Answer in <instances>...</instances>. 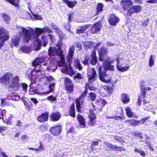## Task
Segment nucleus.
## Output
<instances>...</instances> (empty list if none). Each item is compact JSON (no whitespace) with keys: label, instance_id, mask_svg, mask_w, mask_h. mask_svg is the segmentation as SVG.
Returning <instances> with one entry per match:
<instances>
[{"label":"nucleus","instance_id":"30","mask_svg":"<svg viewBox=\"0 0 157 157\" xmlns=\"http://www.w3.org/2000/svg\"><path fill=\"white\" fill-rule=\"evenodd\" d=\"M69 114L72 117H74L75 116V108L74 104H72L70 108V111L69 112Z\"/></svg>","mask_w":157,"mask_h":157},{"label":"nucleus","instance_id":"6","mask_svg":"<svg viewBox=\"0 0 157 157\" xmlns=\"http://www.w3.org/2000/svg\"><path fill=\"white\" fill-rule=\"evenodd\" d=\"M117 61V67L118 71L123 72L127 71L129 68V66L122 67V65L125 62V60L122 58L117 57L116 59Z\"/></svg>","mask_w":157,"mask_h":157},{"label":"nucleus","instance_id":"4","mask_svg":"<svg viewBox=\"0 0 157 157\" xmlns=\"http://www.w3.org/2000/svg\"><path fill=\"white\" fill-rule=\"evenodd\" d=\"M49 56L52 59L56 61V57H58L60 59L58 64L60 67L63 66L65 63L64 56L63 54V51L61 49H58L55 47H51L48 49Z\"/></svg>","mask_w":157,"mask_h":157},{"label":"nucleus","instance_id":"32","mask_svg":"<svg viewBox=\"0 0 157 157\" xmlns=\"http://www.w3.org/2000/svg\"><path fill=\"white\" fill-rule=\"evenodd\" d=\"M20 50L22 52L25 53H28L31 50V48L27 46H22Z\"/></svg>","mask_w":157,"mask_h":157},{"label":"nucleus","instance_id":"38","mask_svg":"<svg viewBox=\"0 0 157 157\" xmlns=\"http://www.w3.org/2000/svg\"><path fill=\"white\" fill-rule=\"evenodd\" d=\"M103 4L101 3H100L98 4L97 9L98 13L103 11Z\"/></svg>","mask_w":157,"mask_h":157},{"label":"nucleus","instance_id":"31","mask_svg":"<svg viewBox=\"0 0 157 157\" xmlns=\"http://www.w3.org/2000/svg\"><path fill=\"white\" fill-rule=\"evenodd\" d=\"M127 124L133 126H137V120H131L129 121H126L124 122Z\"/></svg>","mask_w":157,"mask_h":157},{"label":"nucleus","instance_id":"22","mask_svg":"<svg viewBox=\"0 0 157 157\" xmlns=\"http://www.w3.org/2000/svg\"><path fill=\"white\" fill-rule=\"evenodd\" d=\"M108 52V50L106 48H102L99 51V59L100 61H103L104 59L102 56L106 54Z\"/></svg>","mask_w":157,"mask_h":157},{"label":"nucleus","instance_id":"45","mask_svg":"<svg viewBox=\"0 0 157 157\" xmlns=\"http://www.w3.org/2000/svg\"><path fill=\"white\" fill-rule=\"evenodd\" d=\"M154 59L153 57V55L151 56L149 61V66L150 67H152L154 65Z\"/></svg>","mask_w":157,"mask_h":157},{"label":"nucleus","instance_id":"55","mask_svg":"<svg viewBox=\"0 0 157 157\" xmlns=\"http://www.w3.org/2000/svg\"><path fill=\"white\" fill-rule=\"evenodd\" d=\"M16 125L18 127H20L22 126V123L21 121L18 120L16 122Z\"/></svg>","mask_w":157,"mask_h":157},{"label":"nucleus","instance_id":"62","mask_svg":"<svg viewBox=\"0 0 157 157\" xmlns=\"http://www.w3.org/2000/svg\"><path fill=\"white\" fill-rule=\"evenodd\" d=\"M48 99L52 101H55L56 100V98L53 96H50L48 98Z\"/></svg>","mask_w":157,"mask_h":157},{"label":"nucleus","instance_id":"59","mask_svg":"<svg viewBox=\"0 0 157 157\" xmlns=\"http://www.w3.org/2000/svg\"><path fill=\"white\" fill-rule=\"evenodd\" d=\"M141 97L138 96L137 104L139 106L140 105L141 102Z\"/></svg>","mask_w":157,"mask_h":157},{"label":"nucleus","instance_id":"26","mask_svg":"<svg viewBox=\"0 0 157 157\" xmlns=\"http://www.w3.org/2000/svg\"><path fill=\"white\" fill-rule=\"evenodd\" d=\"M77 118L78 120L80 126L81 128H84L86 126V124L84 121V117L81 115L78 114Z\"/></svg>","mask_w":157,"mask_h":157},{"label":"nucleus","instance_id":"9","mask_svg":"<svg viewBox=\"0 0 157 157\" xmlns=\"http://www.w3.org/2000/svg\"><path fill=\"white\" fill-rule=\"evenodd\" d=\"M19 27H21V26L20 27H18L17 28V30L19 31V34H20V35H19L17 36H15L13 37L12 39L11 40V42L12 44L15 46H17L19 44V42L20 41V40L21 39V35L22 34L21 31L22 30H18V28ZM23 33V32H22ZM23 35V39L25 40V41H26L24 38V35ZM28 41L27 42H28Z\"/></svg>","mask_w":157,"mask_h":157},{"label":"nucleus","instance_id":"52","mask_svg":"<svg viewBox=\"0 0 157 157\" xmlns=\"http://www.w3.org/2000/svg\"><path fill=\"white\" fill-rule=\"evenodd\" d=\"M85 44L89 48H91L93 45V43L92 41H86L85 42Z\"/></svg>","mask_w":157,"mask_h":157},{"label":"nucleus","instance_id":"42","mask_svg":"<svg viewBox=\"0 0 157 157\" xmlns=\"http://www.w3.org/2000/svg\"><path fill=\"white\" fill-rule=\"evenodd\" d=\"M42 40L43 41V46L45 47L48 43V38L47 36H43L42 37Z\"/></svg>","mask_w":157,"mask_h":157},{"label":"nucleus","instance_id":"51","mask_svg":"<svg viewBox=\"0 0 157 157\" xmlns=\"http://www.w3.org/2000/svg\"><path fill=\"white\" fill-rule=\"evenodd\" d=\"M147 119V118L145 117L144 118L141 119L140 121H137V124L138 125L139 124H143L145 121Z\"/></svg>","mask_w":157,"mask_h":157},{"label":"nucleus","instance_id":"19","mask_svg":"<svg viewBox=\"0 0 157 157\" xmlns=\"http://www.w3.org/2000/svg\"><path fill=\"white\" fill-rule=\"evenodd\" d=\"M101 24L99 22L96 23L94 24L92 26L90 30V32L92 33H96L100 31Z\"/></svg>","mask_w":157,"mask_h":157},{"label":"nucleus","instance_id":"12","mask_svg":"<svg viewBox=\"0 0 157 157\" xmlns=\"http://www.w3.org/2000/svg\"><path fill=\"white\" fill-rule=\"evenodd\" d=\"M89 82H90L95 81L96 79V72L94 68L91 70V71L88 74Z\"/></svg>","mask_w":157,"mask_h":157},{"label":"nucleus","instance_id":"37","mask_svg":"<svg viewBox=\"0 0 157 157\" xmlns=\"http://www.w3.org/2000/svg\"><path fill=\"white\" fill-rule=\"evenodd\" d=\"M9 33L8 31L6 30L3 27H0V35L3 34V36L6 35L9 36L8 35Z\"/></svg>","mask_w":157,"mask_h":157},{"label":"nucleus","instance_id":"8","mask_svg":"<svg viewBox=\"0 0 157 157\" xmlns=\"http://www.w3.org/2000/svg\"><path fill=\"white\" fill-rule=\"evenodd\" d=\"M75 47L74 45L71 46L69 48L67 56L66 59L70 64L73 59V56L75 52Z\"/></svg>","mask_w":157,"mask_h":157},{"label":"nucleus","instance_id":"18","mask_svg":"<svg viewBox=\"0 0 157 157\" xmlns=\"http://www.w3.org/2000/svg\"><path fill=\"white\" fill-rule=\"evenodd\" d=\"M102 68L100 67L99 68V77L100 79L102 82L108 83L109 82V80H106L105 79V77L106 76V74L105 72L101 71Z\"/></svg>","mask_w":157,"mask_h":157},{"label":"nucleus","instance_id":"57","mask_svg":"<svg viewBox=\"0 0 157 157\" xmlns=\"http://www.w3.org/2000/svg\"><path fill=\"white\" fill-rule=\"evenodd\" d=\"M140 89L145 87V83L144 81H142L140 83Z\"/></svg>","mask_w":157,"mask_h":157},{"label":"nucleus","instance_id":"63","mask_svg":"<svg viewBox=\"0 0 157 157\" xmlns=\"http://www.w3.org/2000/svg\"><path fill=\"white\" fill-rule=\"evenodd\" d=\"M56 157H67V155L63 153L60 155H56Z\"/></svg>","mask_w":157,"mask_h":157},{"label":"nucleus","instance_id":"1","mask_svg":"<svg viewBox=\"0 0 157 157\" xmlns=\"http://www.w3.org/2000/svg\"><path fill=\"white\" fill-rule=\"evenodd\" d=\"M18 29L22 30L24 35V39L26 42L29 41L31 38L36 39L34 43L36 51L40 50L41 46V41L37 39L40 35L44 33L47 32L49 33H52L51 28L47 26L44 27L42 28H36L35 29H31L29 31L23 27H19Z\"/></svg>","mask_w":157,"mask_h":157},{"label":"nucleus","instance_id":"7","mask_svg":"<svg viewBox=\"0 0 157 157\" xmlns=\"http://www.w3.org/2000/svg\"><path fill=\"white\" fill-rule=\"evenodd\" d=\"M64 84L66 90L69 92H72L74 89V86L71 80L67 78H65Z\"/></svg>","mask_w":157,"mask_h":157},{"label":"nucleus","instance_id":"41","mask_svg":"<svg viewBox=\"0 0 157 157\" xmlns=\"http://www.w3.org/2000/svg\"><path fill=\"white\" fill-rule=\"evenodd\" d=\"M50 26L52 28L55 30L56 32L59 33L60 32V30L55 24L52 23Z\"/></svg>","mask_w":157,"mask_h":157},{"label":"nucleus","instance_id":"58","mask_svg":"<svg viewBox=\"0 0 157 157\" xmlns=\"http://www.w3.org/2000/svg\"><path fill=\"white\" fill-rule=\"evenodd\" d=\"M147 2L150 3H157V0H148Z\"/></svg>","mask_w":157,"mask_h":157},{"label":"nucleus","instance_id":"24","mask_svg":"<svg viewBox=\"0 0 157 157\" xmlns=\"http://www.w3.org/2000/svg\"><path fill=\"white\" fill-rule=\"evenodd\" d=\"M90 25L89 24H88L84 25L82 26L78 27L76 31V33L77 34H80L84 33L86 30L90 27Z\"/></svg>","mask_w":157,"mask_h":157},{"label":"nucleus","instance_id":"2","mask_svg":"<svg viewBox=\"0 0 157 157\" xmlns=\"http://www.w3.org/2000/svg\"><path fill=\"white\" fill-rule=\"evenodd\" d=\"M47 64V61L43 57L37 58L32 63L33 65L35 67L34 70L32 71L29 70L27 71V72H29L30 73L27 74L28 78L30 79H33L35 78V74H36L37 73H41V72H40L42 69H44L43 70L48 69L53 71L57 69V67L56 64L52 65L54 67L52 66L51 64L50 67L48 66Z\"/></svg>","mask_w":157,"mask_h":157},{"label":"nucleus","instance_id":"47","mask_svg":"<svg viewBox=\"0 0 157 157\" xmlns=\"http://www.w3.org/2000/svg\"><path fill=\"white\" fill-rule=\"evenodd\" d=\"M147 88L145 87L140 89L141 93L142 95L144 96V98H145V97L146 94L147 92Z\"/></svg>","mask_w":157,"mask_h":157},{"label":"nucleus","instance_id":"13","mask_svg":"<svg viewBox=\"0 0 157 157\" xmlns=\"http://www.w3.org/2000/svg\"><path fill=\"white\" fill-rule=\"evenodd\" d=\"M120 19L115 14H113L110 16L109 21L111 25H116L119 21Z\"/></svg>","mask_w":157,"mask_h":157},{"label":"nucleus","instance_id":"25","mask_svg":"<svg viewBox=\"0 0 157 157\" xmlns=\"http://www.w3.org/2000/svg\"><path fill=\"white\" fill-rule=\"evenodd\" d=\"M121 100L124 104H126L128 103L130 101V98L129 96L125 93L121 94Z\"/></svg>","mask_w":157,"mask_h":157},{"label":"nucleus","instance_id":"10","mask_svg":"<svg viewBox=\"0 0 157 157\" xmlns=\"http://www.w3.org/2000/svg\"><path fill=\"white\" fill-rule=\"evenodd\" d=\"M108 148L112 149L114 151H124L125 149L122 147L117 145H113L108 142H105L104 144Z\"/></svg>","mask_w":157,"mask_h":157},{"label":"nucleus","instance_id":"14","mask_svg":"<svg viewBox=\"0 0 157 157\" xmlns=\"http://www.w3.org/2000/svg\"><path fill=\"white\" fill-rule=\"evenodd\" d=\"M114 62L112 60L111 62L108 61L106 60L104 61L103 63V67L105 71L108 70L113 71L114 70V67L113 65H111V63Z\"/></svg>","mask_w":157,"mask_h":157},{"label":"nucleus","instance_id":"56","mask_svg":"<svg viewBox=\"0 0 157 157\" xmlns=\"http://www.w3.org/2000/svg\"><path fill=\"white\" fill-rule=\"evenodd\" d=\"M31 100L35 105H36L38 102L37 99L35 98H31Z\"/></svg>","mask_w":157,"mask_h":157},{"label":"nucleus","instance_id":"48","mask_svg":"<svg viewBox=\"0 0 157 157\" xmlns=\"http://www.w3.org/2000/svg\"><path fill=\"white\" fill-rule=\"evenodd\" d=\"M37 91L35 90L33 88H31L29 91V93L30 94L33 95L37 93Z\"/></svg>","mask_w":157,"mask_h":157},{"label":"nucleus","instance_id":"17","mask_svg":"<svg viewBox=\"0 0 157 157\" xmlns=\"http://www.w3.org/2000/svg\"><path fill=\"white\" fill-rule=\"evenodd\" d=\"M141 9V7L139 6H135L131 7L128 10V15L131 16L133 13L139 12Z\"/></svg>","mask_w":157,"mask_h":157},{"label":"nucleus","instance_id":"11","mask_svg":"<svg viewBox=\"0 0 157 157\" xmlns=\"http://www.w3.org/2000/svg\"><path fill=\"white\" fill-rule=\"evenodd\" d=\"M62 129L60 125L55 126L49 129L51 133L54 136H58L61 132Z\"/></svg>","mask_w":157,"mask_h":157},{"label":"nucleus","instance_id":"16","mask_svg":"<svg viewBox=\"0 0 157 157\" xmlns=\"http://www.w3.org/2000/svg\"><path fill=\"white\" fill-rule=\"evenodd\" d=\"M132 4L133 3L131 0H122L121 2V6L124 10H127Z\"/></svg>","mask_w":157,"mask_h":157},{"label":"nucleus","instance_id":"5","mask_svg":"<svg viewBox=\"0 0 157 157\" xmlns=\"http://www.w3.org/2000/svg\"><path fill=\"white\" fill-rule=\"evenodd\" d=\"M87 90V89L86 88L79 98L77 99L76 101L77 110L79 112H81V111L80 109L81 104L83 103L85 97L86 96Z\"/></svg>","mask_w":157,"mask_h":157},{"label":"nucleus","instance_id":"28","mask_svg":"<svg viewBox=\"0 0 157 157\" xmlns=\"http://www.w3.org/2000/svg\"><path fill=\"white\" fill-rule=\"evenodd\" d=\"M63 1L66 3L67 5L70 8H72L75 6L77 2V1H74L71 2L67 0H63Z\"/></svg>","mask_w":157,"mask_h":157},{"label":"nucleus","instance_id":"21","mask_svg":"<svg viewBox=\"0 0 157 157\" xmlns=\"http://www.w3.org/2000/svg\"><path fill=\"white\" fill-rule=\"evenodd\" d=\"M61 71L63 73L69 74L70 76H72L75 74L74 71L72 68L71 67L69 68L67 66L62 68Z\"/></svg>","mask_w":157,"mask_h":157},{"label":"nucleus","instance_id":"23","mask_svg":"<svg viewBox=\"0 0 157 157\" xmlns=\"http://www.w3.org/2000/svg\"><path fill=\"white\" fill-rule=\"evenodd\" d=\"M97 57L96 56V52L95 50L93 51L92 55L90 61V63L93 65H95L97 63Z\"/></svg>","mask_w":157,"mask_h":157},{"label":"nucleus","instance_id":"3","mask_svg":"<svg viewBox=\"0 0 157 157\" xmlns=\"http://www.w3.org/2000/svg\"><path fill=\"white\" fill-rule=\"evenodd\" d=\"M12 76V74L6 73L2 77H0V82L6 84L14 90H17L19 85V77L16 76L10 81Z\"/></svg>","mask_w":157,"mask_h":157},{"label":"nucleus","instance_id":"49","mask_svg":"<svg viewBox=\"0 0 157 157\" xmlns=\"http://www.w3.org/2000/svg\"><path fill=\"white\" fill-rule=\"evenodd\" d=\"M89 59L85 57L83 60L82 61V63L84 65H87L89 64Z\"/></svg>","mask_w":157,"mask_h":157},{"label":"nucleus","instance_id":"50","mask_svg":"<svg viewBox=\"0 0 157 157\" xmlns=\"http://www.w3.org/2000/svg\"><path fill=\"white\" fill-rule=\"evenodd\" d=\"M74 77L75 79V78H76L77 79H80L83 78V76L81 74L79 73H78L76 75L74 76Z\"/></svg>","mask_w":157,"mask_h":157},{"label":"nucleus","instance_id":"34","mask_svg":"<svg viewBox=\"0 0 157 157\" xmlns=\"http://www.w3.org/2000/svg\"><path fill=\"white\" fill-rule=\"evenodd\" d=\"M126 115L128 117H132L133 116V113L131 111V108L128 106L125 109Z\"/></svg>","mask_w":157,"mask_h":157},{"label":"nucleus","instance_id":"27","mask_svg":"<svg viewBox=\"0 0 157 157\" xmlns=\"http://www.w3.org/2000/svg\"><path fill=\"white\" fill-rule=\"evenodd\" d=\"M61 117V114L58 112L53 113L51 115V117L53 121L58 120Z\"/></svg>","mask_w":157,"mask_h":157},{"label":"nucleus","instance_id":"40","mask_svg":"<svg viewBox=\"0 0 157 157\" xmlns=\"http://www.w3.org/2000/svg\"><path fill=\"white\" fill-rule=\"evenodd\" d=\"M55 85V83H50L49 85V91H47L46 92H45V94H47L49 93L50 92H52L54 90V88H53L54 87Z\"/></svg>","mask_w":157,"mask_h":157},{"label":"nucleus","instance_id":"39","mask_svg":"<svg viewBox=\"0 0 157 157\" xmlns=\"http://www.w3.org/2000/svg\"><path fill=\"white\" fill-rule=\"evenodd\" d=\"M6 115V111L5 109L1 110L0 109V119L4 120Z\"/></svg>","mask_w":157,"mask_h":157},{"label":"nucleus","instance_id":"44","mask_svg":"<svg viewBox=\"0 0 157 157\" xmlns=\"http://www.w3.org/2000/svg\"><path fill=\"white\" fill-rule=\"evenodd\" d=\"M89 96H90V98L92 101H94L95 100L96 97V95L95 93L93 92H91L90 93Z\"/></svg>","mask_w":157,"mask_h":157},{"label":"nucleus","instance_id":"53","mask_svg":"<svg viewBox=\"0 0 157 157\" xmlns=\"http://www.w3.org/2000/svg\"><path fill=\"white\" fill-rule=\"evenodd\" d=\"M33 16L34 19L36 20H41L42 19V17L38 14H34Z\"/></svg>","mask_w":157,"mask_h":157},{"label":"nucleus","instance_id":"35","mask_svg":"<svg viewBox=\"0 0 157 157\" xmlns=\"http://www.w3.org/2000/svg\"><path fill=\"white\" fill-rule=\"evenodd\" d=\"M6 2L10 3L16 7L18 6L19 0H5Z\"/></svg>","mask_w":157,"mask_h":157},{"label":"nucleus","instance_id":"15","mask_svg":"<svg viewBox=\"0 0 157 157\" xmlns=\"http://www.w3.org/2000/svg\"><path fill=\"white\" fill-rule=\"evenodd\" d=\"M49 113L48 112L43 113L37 117V120L41 123H44L46 122L48 119Z\"/></svg>","mask_w":157,"mask_h":157},{"label":"nucleus","instance_id":"43","mask_svg":"<svg viewBox=\"0 0 157 157\" xmlns=\"http://www.w3.org/2000/svg\"><path fill=\"white\" fill-rule=\"evenodd\" d=\"M4 21L7 23H9L10 20V17L6 14H3L2 15Z\"/></svg>","mask_w":157,"mask_h":157},{"label":"nucleus","instance_id":"54","mask_svg":"<svg viewBox=\"0 0 157 157\" xmlns=\"http://www.w3.org/2000/svg\"><path fill=\"white\" fill-rule=\"evenodd\" d=\"M22 87L23 90H24L25 92H26L27 90V89L28 87V85H27V84L25 83H22Z\"/></svg>","mask_w":157,"mask_h":157},{"label":"nucleus","instance_id":"60","mask_svg":"<svg viewBox=\"0 0 157 157\" xmlns=\"http://www.w3.org/2000/svg\"><path fill=\"white\" fill-rule=\"evenodd\" d=\"M139 153L140 155L141 156L143 157L145 156L146 155L145 152L142 150H140V151H139Z\"/></svg>","mask_w":157,"mask_h":157},{"label":"nucleus","instance_id":"33","mask_svg":"<svg viewBox=\"0 0 157 157\" xmlns=\"http://www.w3.org/2000/svg\"><path fill=\"white\" fill-rule=\"evenodd\" d=\"M75 66L76 68L79 71L82 70L83 69V67L80 63V61L78 60H76L75 62Z\"/></svg>","mask_w":157,"mask_h":157},{"label":"nucleus","instance_id":"61","mask_svg":"<svg viewBox=\"0 0 157 157\" xmlns=\"http://www.w3.org/2000/svg\"><path fill=\"white\" fill-rule=\"evenodd\" d=\"M58 33L59 36L60 37V40H62L63 37V33L60 30V32L59 33Z\"/></svg>","mask_w":157,"mask_h":157},{"label":"nucleus","instance_id":"46","mask_svg":"<svg viewBox=\"0 0 157 157\" xmlns=\"http://www.w3.org/2000/svg\"><path fill=\"white\" fill-rule=\"evenodd\" d=\"M147 88L145 87L140 89L141 93L142 95L144 96V98H145V97L146 94L147 92Z\"/></svg>","mask_w":157,"mask_h":157},{"label":"nucleus","instance_id":"36","mask_svg":"<svg viewBox=\"0 0 157 157\" xmlns=\"http://www.w3.org/2000/svg\"><path fill=\"white\" fill-rule=\"evenodd\" d=\"M14 118V116L12 114H10V116L7 117L6 115L5 117L4 120L6 121L7 122H9L10 123H12V119Z\"/></svg>","mask_w":157,"mask_h":157},{"label":"nucleus","instance_id":"20","mask_svg":"<svg viewBox=\"0 0 157 157\" xmlns=\"http://www.w3.org/2000/svg\"><path fill=\"white\" fill-rule=\"evenodd\" d=\"M89 117L90 119V120L88 122L89 124L91 126H94L95 124L94 120L96 118V117L95 114L92 112L91 111L89 115Z\"/></svg>","mask_w":157,"mask_h":157},{"label":"nucleus","instance_id":"64","mask_svg":"<svg viewBox=\"0 0 157 157\" xmlns=\"http://www.w3.org/2000/svg\"><path fill=\"white\" fill-rule=\"evenodd\" d=\"M148 21H149V20H148V19H147V20H146V21H145L142 23V25L144 26H147L148 24Z\"/></svg>","mask_w":157,"mask_h":157},{"label":"nucleus","instance_id":"29","mask_svg":"<svg viewBox=\"0 0 157 157\" xmlns=\"http://www.w3.org/2000/svg\"><path fill=\"white\" fill-rule=\"evenodd\" d=\"M9 37L10 36L6 35L0 36V40H1V42H0V49L4 45V42L7 40Z\"/></svg>","mask_w":157,"mask_h":157}]
</instances>
